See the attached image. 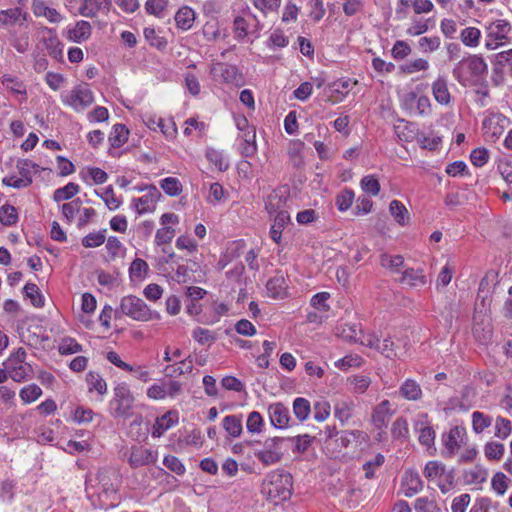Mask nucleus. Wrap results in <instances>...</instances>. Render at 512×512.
Instances as JSON below:
<instances>
[{
  "label": "nucleus",
  "instance_id": "nucleus-1",
  "mask_svg": "<svg viewBox=\"0 0 512 512\" xmlns=\"http://www.w3.org/2000/svg\"><path fill=\"white\" fill-rule=\"evenodd\" d=\"M119 475L114 469L103 468L99 470L95 478V484L91 485L92 492H87L91 497H96L98 507L110 509L116 507L120 502L118 493Z\"/></svg>",
  "mask_w": 512,
  "mask_h": 512
},
{
  "label": "nucleus",
  "instance_id": "nucleus-2",
  "mask_svg": "<svg viewBox=\"0 0 512 512\" xmlns=\"http://www.w3.org/2000/svg\"><path fill=\"white\" fill-rule=\"evenodd\" d=\"M292 476L284 470L269 472L264 478L261 493L274 504L288 500L292 495Z\"/></svg>",
  "mask_w": 512,
  "mask_h": 512
},
{
  "label": "nucleus",
  "instance_id": "nucleus-3",
  "mask_svg": "<svg viewBox=\"0 0 512 512\" xmlns=\"http://www.w3.org/2000/svg\"><path fill=\"white\" fill-rule=\"evenodd\" d=\"M488 71V66L479 55H470L458 61L453 70V77L462 86L475 85Z\"/></svg>",
  "mask_w": 512,
  "mask_h": 512
},
{
  "label": "nucleus",
  "instance_id": "nucleus-4",
  "mask_svg": "<svg viewBox=\"0 0 512 512\" xmlns=\"http://www.w3.org/2000/svg\"><path fill=\"white\" fill-rule=\"evenodd\" d=\"M135 398L129 386L125 383L117 384L113 389V397L109 401V413L114 418H129L132 416V408Z\"/></svg>",
  "mask_w": 512,
  "mask_h": 512
},
{
  "label": "nucleus",
  "instance_id": "nucleus-5",
  "mask_svg": "<svg viewBox=\"0 0 512 512\" xmlns=\"http://www.w3.org/2000/svg\"><path fill=\"white\" fill-rule=\"evenodd\" d=\"M262 30L263 24L251 11L250 7L244 4L241 13L236 15L233 20L235 38L239 41L244 40L249 35L258 38Z\"/></svg>",
  "mask_w": 512,
  "mask_h": 512
},
{
  "label": "nucleus",
  "instance_id": "nucleus-6",
  "mask_svg": "<svg viewBox=\"0 0 512 512\" xmlns=\"http://www.w3.org/2000/svg\"><path fill=\"white\" fill-rule=\"evenodd\" d=\"M120 311L125 316L139 322L161 319V315L157 311L151 310L141 298L134 295L124 296L121 299Z\"/></svg>",
  "mask_w": 512,
  "mask_h": 512
},
{
  "label": "nucleus",
  "instance_id": "nucleus-7",
  "mask_svg": "<svg viewBox=\"0 0 512 512\" xmlns=\"http://www.w3.org/2000/svg\"><path fill=\"white\" fill-rule=\"evenodd\" d=\"M60 98L63 105L77 113L85 111L95 100L94 93L87 83L77 84L71 90L62 92Z\"/></svg>",
  "mask_w": 512,
  "mask_h": 512
},
{
  "label": "nucleus",
  "instance_id": "nucleus-8",
  "mask_svg": "<svg viewBox=\"0 0 512 512\" xmlns=\"http://www.w3.org/2000/svg\"><path fill=\"white\" fill-rule=\"evenodd\" d=\"M27 353L20 347L13 352L4 362L9 377L15 382H24L33 377V368L26 362Z\"/></svg>",
  "mask_w": 512,
  "mask_h": 512
},
{
  "label": "nucleus",
  "instance_id": "nucleus-9",
  "mask_svg": "<svg viewBox=\"0 0 512 512\" xmlns=\"http://www.w3.org/2000/svg\"><path fill=\"white\" fill-rule=\"evenodd\" d=\"M509 125V119L499 112L487 111L482 122L484 136L490 141H495L503 134Z\"/></svg>",
  "mask_w": 512,
  "mask_h": 512
},
{
  "label": "nucleus",
  "instance_id": "nucleus-10",
  "mask_svg": "<svg viewBox=\"0 0 512 512\" xmlns=\"http://www.w3.org/2000/svg\"><path fill=\"white\" fill-rule=\"evenodd\" d=\"M211 74L216 81L241 87L245 84L242 72L237 66L227 63H216L211 69Z\"/></svg>",
  "mask_w": 512,
  "mask_h": 512
},
{
  "label": "nucleus",
  "instance_id": "nucleus-11",
  "mask_svg": "<svg viewBox=\"0 0 512 512\" xmlns=\"http://www.w3.org/2000/svg\"><path fill=\"white\" fill-rule=\"evenodd\" d=\"M283 441L284 438L281 437L266 439L263 448L255 451V457L264 465L277 463L282 457L281 444Z\"/></svg>",
  "mask_w": 512,
  "mask_h": 512
},
{
  "label": "nucleus",
  "instance_id": "nucleus-12",
  "mask_svg": "<svg viewBox=\"0 0 512 512\" xmlns=\"http://www.w3.org/2000/svg\"><path fill=\"white\" fill-rule=\"evenodd\" d=\"M466 439L465 428L460 426L452 427L447 433L442 435L444 449L442 454L446 458L453 457L460 449Z\"/></svg>",
  "mask_w": 512,
  "mask_h": 512
},
{
  "label": "nucleus",
  "instance_id": "nucleus-13",
  "mask_svg": "<svg viewBox=\"0 0 512 512\" xmlns=\"http://www.w3.org/2000/svg\"><path fill=\"white\" fill-rule=\"evenodd\" d=\"M161 198V193L157 189V187L151 185L146 187V194L139 197L134 198L132 200V208L136 210L138 215H142L145 213H151L155 210L156 204Z\"/></svg>",
  "mask_w": 512,
  "mask_h": 512
},
{
  "label": "nucleus",
  "instance_id": "nucleus-14",
  "mask_svg": "<svg viewBox=\"0 0 512 512\" xmlns=\"http://www.w3.org/2000/svg\"><path fill=\"white\" fill-rule=\"evenodd\" d=\"M412 7L415 14L430 13L434 9V4L431 0H398L395 9L397 19L401 20L407 16V8Z\"/></svg>",
  "mask_w": 512,
  "mask_h": 512
},
{
  "label": "nucleus",
  "instance_id": "nucleus-15",
  "mask_svg": "<svg viewBox=\"0 0 512 512\" xmlns=\"http://www.w3.org/2000/svg\"><path fill=\"white\" fill-rule=\"evenodd\" d=\"M41 33V41L49 56L57 61H61L63 59V44L57 36L56 31L52 28L44 27Z\"/></svg>",
  "mask_w": 512,
  "mask_h": 512
},
{
  "label": "nucleus",
  "instance_id": "nucleus-16",
  "mask_svg": "<svg viewBox=\"0 0 512 512\" xmlns=\"http://www.w3.org/2000/svg\"><path fill=\"white\" fill-rule=\"evenodd\" d=\"M414 430L419 434L418 440L421 445L431 448L435 441V431L429 425L428 415L420 413L414 422Z\"/></svg>",
  "mask_w": 512,
  "mask_h": 512
},
{
  "label": "nucleus",
  "instance_id": "nucleus-17",
  "mask_svg": "<svg viewBox=\"0 0 512 512\" xmlns=\"http://www.w3.org/2000/svg\"><path fill=\"white\" fill-rule=\"evenodd\" d=\"M395 410L391 408L389 400H382L377 404L371 415V423L377 429L383 431L387 428L391 417L394 415Z\"/></svg>",
  "mask_w": 512,
  "mask_h": 512
},
{
  "label": "nucleus",
  "instance_id": "nucleus-18",
  "mask_svg": "<svg viewBox=\"0 0 512 512\" xmlns=\"http://www.w3.org/2000/svg\"><path fill=\"white\" fill-rule=\"evenodd\" d=\"M268 416L271 425L277 429L289 427L291 420L290 410L281 402H275L268 406Z\"/></svg>",
  "mask_w": 512,
  "mask_h": 512
},
{
  "label": "nucleus",
  "instance_id": "nucleus-19",
  "mask_svg": "<svg viewBox=\"0 0 512 512\" xmlns=\"http://www.w3.org/2000/svg\"><path fill=\"white\" fill-rule=\"evenodd\" d=\"M157 451L143 446H134L131 449L128 462L131 467L137 468L154 464L157 461Z\"/></svg>",
  "mask_w": 512,
  "mask_h": 512
},
{
  "label": "nucleus",
  "instance_id": "nucleus-20",
  "mask_svg": "<svg viewBox=\"0 0 512 512\" xmlns=\"http://www.w3.org/2000/svg\"><path fill=\"white\" fill-rule=\"evenodd\" d=\"M110 6V0H82V4L78 8L77 14L86 18H94L101 12H108Z\"/></svg>",
  "mask_w": 512,
  "mask_h": 512
},
{
  "label": "nucleus",
  "instance_id": "nucleus-21",
  "mask_svg": "<svg viewBox=\"0 0 512 512\" xmlns=\"http://www.w3.org/2000/svg\"><path fill=\"white\" fill-rule=\"evenodd\" d=\"M288 284L283 274L277 273L266 283L267 296L273 299H284L288 295Z\"/></svg>",
  "mask_w": 512,
  "mask_h": 512
},
{
  "label": "nucleus",
  "instance_id": "nucleus-22",
  "mask_svg": "<svg viewBox=\"0 0 512 512\" xmlns=\"http://www.w3.org/2000/svg\"><path fill=\"white\" fill-rule=\"evenodd\" d=\"M401 487L406 497H412L422 490L423 481L418 472L407 470L402 477Z\"/></svg>",
  "mask_w": 512,
  "mask_h": 512
},
{
  "label": "nucleus",
  "instance_id": "nucleus-23",
  "mask_svg": "<svg viewBox=\"0 0 512 512\" xmlns=\"http://www.w3.org/2000/svg\"><path fill=\"white\" fill-rule=\"evenodd\" d=\"M432 95L437 103L443 106H449L452 102V96L448 87V80L444 76H438L431 85Z\"/></svg>",
  "mask_w": 512,
  "mask_h": 512
},
{
  "label": "nucleus",
  "instance_id": "nucleus-24",
  "mask_svg": "<svg viewBox=\"0 0 512 512\" xmlns=\"http://www.w3.org/2000/svg\"><path fill=\"white\" fill-rule=\"evenodd\" d=\"M178 420L179 417L176 411H168L162 416L157 417L152 427V437H161L167 430L174 427L178 423Z\"/></svg>",
  "mask_w": 512,
  "mask_h": 512
},
{
  "label": "nucleus",
  "instance_id": "nucleus-25",
  "mask_svg": "<svg viewBox=\"0 0 512 512\" xmlns=\"http://www.w3.org/2000/svg\"><path fill=\"white\" fill-rule=\"evenodd\" d=\"M398 394L407 401H419L423 397L420 384L412 378H407L402 382Z\"/></svg>",
  "mask_w": 512,
  "mask_h": 512
},
{
  "label": "nucleus",
  "instance_id": "nucleus-26",
  "mask_svg": "<svg viewBox=\"0 0 512 512\" xmlns=\"http://www.w3.org/2000/svg\"><path fill=\"white\" fill-rule=\"evenodd\" d=\"M511 24L505 19H497L486 26L487 37L505 42L511 32Z\"/></svg>",
  "mask_w": 512,
  "mask_h": 512
},
{
  "label": "nucleus",
  "instance_id": "nucleus-27",
  "mask_svg": "<svg viewBox=\"0 0 512 512\" xmlns=\"http://www.w3.org/2000/svg\"><path fill=\"white\" fill-rule=\"evenodd\" d=\"M405 105H416V114L419 116H428L432 112L431 101L428 96L420 95L418 96L414 92L407 93L404 96Z\"/></svg>",
  "mask_w": 512,
  "mask_h": 512
},
{
  "label": "nucleus",
  "instance_id": "nucleus-28",
  "mask_svg": "<svg viewBox=\"0 0 512 512\" xmlns=\"http://www.w3.org/2000/svg\"><path fill=\"white\" fill-rule=\"evenodd\" d=\"M355 403L350 398H340L334 403V416L342 423H347L353 416Z\"/></svg>",
  "mask_w": 512,
  "mask_h": 512
},
{
  "label": "nucleus",
  "instance_id": "nucleus-29",
  "mask_svg": "<svg viewBox=\"0 0 512 512\" xmlns=\"http://www.w3.org/2000/svg\"><path fill=\"white\" fill-rule=\"evenodd\" d=\"M92 33L91 24L85 20H79L74 27L68 29V39L75 43L87 41Z\"/></svg>",
  "mask_w": 512,
  "mask_h": 512
},
{
  "label": "nucleus",
  "instance_id": "nucleus-30",
  "mask_svg": "<svg viewBox=\"0 0 512 512\" xmlns=\"http://www.w3.org/2000/svg\"><path fill=\"white\" fill-rule=\"evenodd\" d=\"M290 223V215L288 212H280L274 216L273 223L270 227L269 235L271 239L280 244L283 229Z\"/></svg>",
  "mask_w": 512,
  "mask_h": 512
},
{
  "label": "nucleus",
  "instance_id": "nucleus-31",
  "mask_svg": "<svg viewBox=\"0 0 512 512\" xmlns=\"http://www.w3.org/2000/svg\"><path fill=\"white\" fill-rule=\"evenodd\" d=\"M193 371V360L191 356L178 361L174 364L167 365L164 368V373L167 377L175 378L181 375L190 374Z\"/></svg>",
  "mask_w": 512,
  "mask_h": 512
},
{
  "label": "nucleus",
  "instance_id": "nucleus-32",
  "mask_svg": "<svg viewBox=\"0 0 512 512\" xmlns=\"http://www.w3.org/2000/svg\"><path fill=\"white\" fill-rule=\"evenodd\" d=\"M240 153L245 158L253 157L257 153L256 131L250 130L248 133L240 134Z\"/></svg>",
  "mask_w": 512,
  "mask_h": 512
},
{
  "label": "nucleus",
  "instance_id": "nucleus-33",
  "mask_svg": "<svg viewBox=\"0 0 512 512\" xmlns=\"http://www.w3.org/2000/svg\"><path fill=\"white\" fill-rule=\"evenodd\" d=\"M487 476V470L480 465H475L463 473L464 482L468 485L479 486L487 480Z\"/></svg>",
  "mask_w": 512,
  "mask_h": 512
},
{
  "label": "nucleus",
  "instance_id": "nucleus-34",
  "mask_svg": "<svg viewBox=\"0 0 512 512\" xmlns=\"http://www.w3.org/2000/svg\"><path fill=\"white\" fill-rule=\"evenodd\" d=\"M174 18L176 26L183 31H187L193 26L195 20V12L192 8L184 6L176 12Z\"/></svg>",
  "mask_w": 512,
  "mask_h": 512
},
{
  "label": "nucleus",
  "instance_id": "nucleus-35",
  "mask_svg": "<svg viewBox=\"0 0 512 512\" xmlns=\"http://www.w3.org/2000/svg\"><path fill=\"white\" fill-rule=\"evenodd\" d=\"M80 177L88 184H91L89 181L94 184H103L107 181L108 174L101 168L87 167L81 170Z\"/></svg>",
  "mask_w": 512,
  "mask_h": 512
},
{
  "label": "nucleus",
  "instance_id": "nucleus-36",
  "mask_svg": "<svg viewBox=\"0 0 512 512\" xmlns=\"http://www.w3.org/2000/svg\"><path fill=\"white\" fill-rule=\"evenodd\" d=\"M286 199L276 192H272L267 196L265 201V210L270 216H275L280 212H287L284 210Z\"/></svg>",
  "mask_w": 512,
  "mask_h": 512
},
{
  "label": "nucleus",
  "instance_id": "nucleus-37",
  "mask_svg": "<svg viewBox=\"0 0 512 512\" xmlns=\"http://www.w3.org/2000/svg\"><path fill=\"white\" fill-rule=\"evenodd\" d=\"M1 83L6 89L10 90L12 93L22 95L24 96V99H26V86L23 83V81H21L18 77H15L10 74H4L1 77Z\"/></svg>",
  "mask_w": 512,
  "mask_h": 512
},
{
  "label": "nucleus",
  "instance_id": "nucleus-38",
  "mask_svg": "<svg viewBox=\"0 0 512 512\" xmlns=\"http://www.w3.org/2000/svg\"><path fill=\"white\" fill-rule=\"evenodd\" d=\"M33 12L38 17H45L50 23L62 21L61 14L55 8L48 7L43 2L34 3Z\"/></svg>",
  "mask_w": 512,
  "mask_h": 512
},
{
  "label": "nucleus",
  "instance_id": "nucleus-39",
  "mask_svg": "<svg viewBox=\"0 0 512 512\" xmlns=\"http://www.w3.org/2000/svg\"><path fill=\"white\" fill-rule=\"evenodd\" d=\"M389 212L400 226H405L409 223L408 210L401 201L392 200L389 204Z\"/></svg>",
  "mask_w": 512,
  "mask_h": 512
},
{
  "label": "nucleus",
  "instance_id": "nucleus-40",
  "mask_svg": "<svg viewBox=\"0 0 512 512\" xmlns=\"http://www.w3.org/2000/svg\"><path fill=\"white\" fill-rule=\"evenodd\" d=\"M222 425L226 433L233 438L239 437L243 431L242 419L237 415L225 416Z\"/></svg>",
  "mask_w": 512,
  "mask_h": 512
},
{
  "label": "nucleus",
  "instance_id": "nucleus-41",
  "mask_svg": "<svg viewBox=\"0 0 512 512\" xmlns=\"http://www.w3.org/2000/svg\"><path fill=\"white\" fill-rule=\"evenodd\" d=\"M88 391H96L99 395L107 393V383L98 372L89 371L86 374Z\"/></svg>",
  "mask_w": 512,
  "mask_h": 512
},
{
  "label": "nucleus",
  "instance_id": "nucleus-42",
  "mask_svg": "<svg viewBox=\"0 0 512 512\" xmlns=\"http://www.w3.org/2000/svg\"><path fill=\"white\" fill-rule=\"evenodd\" d=\"M129 131L123 124H115L109 136V141L112 147L119 148L124 145L128 140Z\"/></svg>",
  "mask_w": 512,
  "mask_h": 512
},
{
  "label": "nucleus",
  "instance_id": "nucleus-43",
  "mask_svg": "<svg viewBox=\"0 0 512 512\" xmlns=\"http://www.w3.org/2000/svg\"><path fill=\"white\" fill-rule=\"evenodd\" d=\"M472 429L474 433L481 434L492 425L493 418L480 411H474L471 415Z\"/></svg>",
  "mask_w": 512,
  "mask_h": 512
},
{
  "label": "nucleus",
  "instance_id": "nucleus-44",
  "mask_svg": "<svg viewBox=\"0 0 512 512\" xmlns=\"http://www.w3.org/2000/svg\"><path fill=\"white\" fill-rule=\"evenodd\" d=\"M18 220V211L14 206L10 204H4L0 207V223L3 226H14L17 224Z\"/></svg>",
  "mask_w": 512,
  "mask_h": 512
},
{
  "label": "nucleus",
  "instance_id": "nucleus-45",
  "mask_svg": "<svg viewBox=\"0 0 512 512\" xmlns=\"http://www.w3.org/2000/svg\"><path fill=\"white\" fill-rule=\"evenodd\" d=\"M402 282L411 287H421L426 284V277L422 270H415L411 268L403 272Z\"/></svg>",
  "mask_w": 512,
  "mask_h": 512
},
{
  "label": "nucleus",
  "instance_id": "nucleus-46",
  "mask_svg": "<svg viewBox=\"0 0 512 512\" xmlns=\"http://www.w3.org/2000/svg\"><path fill=\"white\" fill-rule=\"evenodd\" d=\"M79 185L74 182H69L63 187L57 188L53 193V200L61 202L64 200L72 199L79 192Z\"/></svg>",
  "mask_w": 512,
  "mask_h": 512
},
{
  "label": "nucleus",
  "instance_id": "nucleus-47",
  "mask_svg": "<svg viewBox=\"0 0 512 512\" xmlns=\"http://www.w3.org/2000/svg\"><path fill=\"white\" fill-rule=\"evenodd\" d=\"M293 413L299 421H305L311 413L310 402L303 397L295 398L293 401Z\"/></svg>",
  "mask_w": 512,
  "mask_h": 512
},
{
  "label": "nucleus",
  "instance_id": "nucleus-48",
  "mask_svg": "<svg viewBox=\"0 0 512 512\" xmlns=\"http://www.w3.org/2000/svg\"><path fill=\"white\" fill-rule=\"evenodd\" d=\"M145 40L150 46L162 51L167 47V40L153 28L146 27L143 31Z\"/></svg>",
  "mask_w": 512,
  "mask_h": 512
},
{
  "label": "nucleus",
  "instance_id": "nucleus-49",
  "mask_svg": "<svg viewBox=\"0 0 512 512\" xmlns=\"http://www.w3.org/2000/svg\"><path fill=\"white\" fill-rule=\"evenodd\" d=\"M460 39L467 47H477L481 39V31L476 27H467L461 31Z\"/></svg>",
  "mask_w": 512,
  "mask_h": 512
},
{
  "label": "nucleus",
  "instance_id": "nucleus-50",
  "mask_svg": "<svg viewBox=\"0 0 512 512\" xmlns=\"http://www.w3.org/2000/svg\"><path fill=\"white\" fill-rule=\"evenodd\" d=\"M512 434V422L502 416H498L494 425V436L501 440L508 438Z\"/></svg>",
  "mask_w": 512,
  "mask_h": 512
},
{
  "label": "nucleus",
  "instance_id": "nucleus-51",
  "mask_svg": "<svg viewBox=\"0 0 512 512\" xmlns=\"http://www.w3.org/2000/svg\"><path fill=\"white\" fill-rule=\"evenodd\" d=\"M355 193L350 188L343 189L335 198V204L339 211H347L353 204Z\"/></svg>",
  "mask_w": 512,
  "mask_h": 512
},
{
  "label": "nucleus",
  "instance_id": "nucleus-52",
  "mask_svg": "<svg viewBox=\"0 0 512 512\" xmlns=\"http://www.w3.org/2000/svg\"><path fill=\"white\" fill-rule=\"evenodd\" d=\"M245 246V242L243 240L233 241L229 247L227 248V252L223 258L220 259L218 265L223 269L231 261L233 258L238 257L243 248Z\"/></svg>",
  "mask_w": 512,
  "mask_h": 512
},
{
  "label": "nucleus",
  "instance_id": "nucleus-53",
  "mask_svg": "<svg viewBox=\"0 0 512 512\" xmlns=\"http://www.w3.org/2000/svg\"><path fill=\"white\" fill-rule=\"evenodd\" d=\"M42 395V389L36 384H29L21 388L19 397L24 404L36 401Z\"/></svg>",
  "mask_w": 512,
  "mask_h": 512
},
{
  "label": "nucleus",
  "instance_id": "nucleus-54",
  "mask_svg": "<svg viewBox=\"0 0 512 512\" xmlns=\"http://www.w3.org/2000/svg\"><path fill=\"white\" fill-rule=\"evenodd\" d=\"M207 160L215 165L219 171H226L229 167L228 162L225 160L223 152L214 148H208L206 150Z\"/></svg>",
  "mask_w": 512,
  "mask_h": 512
},
{
  "label": "nucleus",
  "instance_id": "nucleus-55",
  "mask_svg": "<svg viewBox=\"0 0 512 512\" xmlns=\"http://www.w3.org/2000/svg\"><path fill=\"white\" fill-rule=\"evenodd\" d=\"M246 428L251 434L261 433L264 428V419L262 415L257 411L249 413L246 420Z\"/></svg>",
  "mask_w": 512,
  "mask_h": 512
},
{
  "label": "nucleus",
  "instance_id": "nucleus-56",
  "mask_svg": "<svg viewBox=\"0 0 512 512\" xmlns=\"http://www.w3.org/2000/svg\"><path fill=\"white\" fill-rule=\"evenodd\" d=\"M95 194L105 202L109 210H116L122 204V201L115 196L111 185L107 186L101 193L95 190Z\"/></svg>",
  "mask_w": 512,
  "mask_h": 512
},
{
  "label": "nucleus",
  "instance_id": "nucleus-57",
  "mask_svg": "<svg viewBox=\"0 0 512 512\" xmlns=\"http://www.w3.org/2000/svg\"><path fill=\"white\" fill-rule=\"evenodd\" d=\"M250 2L263 16H267L278 11L282 0H250Z\"/></svg>",
  "mask_w": 512,
  "mask_h": 512
},
{
  "label": "nucleus",
  "instance_id": "nucleus-58",
  "mask_svg": "<svg viewBox=\"0 0 512 512\" xmlns=\"http://www.w3.org/2000/svg\"><path fill=\"white\" fill-rule=\"evenodd\" d=\"M149 266L143 259L136 258L130 265L129 274L132 279L142 280L146 278Z\"/></svg>",
  "mask_w": 512,
  "mask_h": 512
},
{
  "label": "nucleus",
  "instance_id": "nucleus-59",
  "mask_svg": "<svg viewBox=\"0 0 512 512\" xmlns=\"http://www.w3.org/2000/svg\"><path fill=\"white\" fill-rule=\"evenodd\" d=\"M106 229L97 232H91L82 239V245L85 248H96L101 246L106 240Z\"/></svg>",
  "mask_w": 512,
  "mask_h": 512
},
{
  "label": "nucleus",
  "instance_id": "nucleus-60",
  "mask_svg": "<svg viewBox=\"0 0 512 512\" xmlns=\"http://www.w3.org/2000/svg\"><path fill=\"white\" fill-rule=\"evenodd\" d=\"M505 452V447L502 443L496 441H489L484 446L485 457L489 460H500Z\"/></svg>",
  "mask_w": 512,
  "mask_h": 512
},
{
  "label": "nucleus",
  "instance_id": "nucleus-61",
  "mask_svg": "<svg viewBox=\"0 0 512 512\" xmlns=\"http://www.w3.org/2000/svg\"><path fill=\"white\" fill-rule=\"evenodd\" d=\"M24 294L31 300L33 306L40 308L44 306V298L41 295L39 288L34 283H27L23 288Z\"/></svg>",
  "mask_w": 512,
  "mask_h": 512
},
{
  "label": "nucleus",
  "instance_id": "nucleus-62",
  "mask_svg": "<svg viewBox=\"0 0 512 512\" xmlns=\"http://www.w3.org/2000/svg\"><path fill=\"white\" fill-rule=\"evenodd\" d=\"M404 263V258L401 255H390L388 253H382L380 255V264L382 267L391 271L397 272L398 268Z\"/></svg>",
  "mask_w": 512,
  "mask_h": 512
},
{
  "label": "nucleus",
  "instance_id": "nucleus-63",
  "mask_svg": "<svg viewBox=\"0 0 512 512\" xmlns=\"http://www.w3.org/2000/svg\"><path fill=\"white\" fill-rule=\"evenodd\" d=\"M363 364V358L358 354H348L335 362V367L346 371L349 368H358Z\"/></svg>",
  "mask_w": 512,
  "mask_h": 512
},
{
  "label": "nucleus",
  "instance_id": "nucleus-64",
  "mask_svg": "<svg viewBox=\"0 0 512 512\" xmlns=\"http://www.w3.org/2000/svg\"><path fill=\"white\" fill-rule=\"evenodd\" d=\"M441 39L439 36L421 37L418 40V47L423 53H433L440 48Z\"/></svg>",
  "mask_w": 512,
  "mask_h": 512
}]
</instances>
